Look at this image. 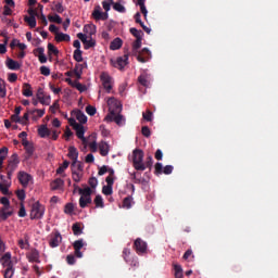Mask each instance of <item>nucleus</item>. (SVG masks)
<instances>
[{
    "instance_id": "nucleus-1",
    "label": "nucleus",
    "mask_w": 278,
    "mask_h": 278,
    "mask_svg": "<svg viewBox=\"0 0 278 278\" xmlns=\"http://www.w3.org/2000/svg\"><path fill=\"white\" fill-rule=\"evenodd\" d=\"M142 38L143 36H139L135 42H132V54L137 55L138 62H148L151 58V51L147 47L139 51L140 47H142Z\"/></svg>"
},
{
    "instance_id": "nucleus-2",
    "label": "nucleus",
    "mask_w": 278,
    "mask_h": 278,
    "mask_svg": "<svg viewBox=\"0 0 278 278\" xmlns=\"http://www.w3.org/2000/svg\"><path fill=\"white\" fill-rule=\"evenodd\" d=\"M114 4V0H103L102 7L104 11L101 10V5L97 4L92 11V16L94 21H108L109 11L111 10V5Z\"/></svg>"
},
{
    "instance_id": "nucleus-3",
    "label": "nucleus",
    "mask_w": 278,
    "mask_h": 278,
    "mask_svg": "<svg viewBox=\"0 0 278 278\" xmlns=\"http://www.w3.org/2000/svg\"><path fill=\"white\" fill-rule=\"evenodd\" d=\"M109 114L106 115V122H115L116 113L123 110V104L116 98L108 99Z\"/></svg>"
},
{
    "instance_id": "nucleus-4",
    "label": "nucleus",
    "mask_w": 278,
    "mask_h": 278,
    "mask_svg": "<svg viewBox=\"0 0 278 278\" xmlns=\"http://www.w3.org/2000/svg\"><path fill=\"white\" fill-rule=\"evenodd\" d=\"M132 166L136 170H146L144 151L142 149H135L132 151Z\"/></svg>"
},
{
    "instance_id": "nucleus-5",
    "label": "nucleus",
    "mask_w": 278,
    "mask_h": 278,
    "mask_svg": "<svg viewBox=\"0 0 278 278\" xmlns=\"http://www.w3.org/2000/svg\"><path fill=\"white\" fill-rule=\"evenodd\" d=\"M71 126H73L74 130H76V136L79 140H81L83 144H85V147H87L88 144V140L87 138H85V126L78 122H76V119L74 117H71L68 119Z\"/></svg>"
},
{
    "instance_id": "nucleus-6",
    "label": "nucleus",
    "mask_w": 278,
    "mask_h": 278,
    "mask_svg": "<svg viewBox=\"0 0 278 278\" xmlns=\"http://www.w3.org/2000/svg\"><path fill=\"white\" fill-rule=\"evenodd\" d=\"M18 164H20V157L17 153H13L10 160H8V166L5 168L8 179H12L13 173H15V170L18 168Z\"/></svg>"
},
{
    "instance_id": "nucleus-7",
    "label": "nucleus",
    "mask_w": 278,
    "mask_h": 278,
    "mask_svg": "<svg viewBox=\"0 0 278 278\" xmlns=\"http://www.w3.org/2000/svg\"><path fill=\"white\" fill-rule=\"evenodd\" d=\"M45 206L40 202H35L30 211V219H41L45 215Z\"/></svg>"
},
{
    "instance_id": "nucleus-8",
    "label": "nucleus",
    "mask_w": 278,
    "mask_h": 278,
    "mask_svg": "<svg viewBox=\"0 0 278 278\" xmlns=\"http://www.w3.org/2000/svg\"><path fill=\"white\" fill-rule=\"evenodd\" d=\"M129 60V53H125L124 55H119L116 58V60H111L113 66L116 68L123 70L127 64Z\"/></svg>"
},
{
    "instance_id": "nucleus-9",
    "label": "nucleus",
    "mask_w": 278,
    "mask_h": 278,
    "mask_svg": "<svg viewBox=\"0 0 278 278\" xmlns=\"http://www.w3.org/2000/svg\"><path fill=\"white\" fill-rule=\"evenodd\" d=\"M17 179L20 180V184H22V186L26 188L27 186H29L34 177L33 175H30L29 173H26L25 170H20L17 173Z\"/></svg>"
},
{
    "instance_id": "nucleus-10",
    "label": "nucleus",
    "mask_w": 278,
    "mask_h": 278,
    "mask_svg": "<svg viewBox=\"0 0 278 278\" xmlns=\"http://www.w3.org/2000/svg\"><path fill=\"white\" fill-rule=\"evenodd\" d=\"M134 245L138 255H143V253H147L148 243L140 237H137V239H135Z\"/></svg>"
},
{
    "instance_id": "nucleus-11",
    "label": "nucleus",
    "mask_w": 278,
    "mask_h": 278,
    "mask_svg": "<svg viewBox=\"0 0 278 278\" xmlns=\"http://www.w3.org/2000/svg\"><path fill=\"white\" fill-rule=\"evenodd\" d=\"M27 260L31 264H34V263L40 264V252H39V250H37V248H33V250H30V252H28V254H27Z\"/></svg>"
},
{
    "instance_id": "nucleus-12",
    "label": "nucleus",
    "mask_w": 278,
    "mask_h": 278,
    "mask_svg": "<svg viewBox=\"0 0 278 278\" xmlns=\"http://www.w3.org/2000/svg\"><path fill=\"white\" fill-rule=\"evenodd\" d=\"M73 245H74V255H76V257H78V258L84 257V254L81 252V248H84V245H85L84 239H76V241H74Z\"/></svg>"
},
{
    "instance_id": "nucleus-13",
    "label": "nucleus",
    "mask_w": 278,
    "mask_h": 278,
    "mask_svg": "<svg viewBox=\"0 0 278 278\" xmlns=\"http://www.w3.org/2000/svg\"><path fill=\"white\" fill-rule=\"evenodd\" d=\"M68 157H70V160H72L73 169L76 168L77 159L79 157V153H78L76 147H70Z\"/></svg>"
},
{
    "instance_id": "nucleus-14",
    "label": "nucleus",
    "mask_w": 278,
    "mask_h": 278,
    "mask_svg": "<svg viewBox=\"0 0 278 278\" xmlns=\"http://www.w3.org/2000/svg\"><path fill=\"white\" fill-rule=\"evenodd\" d=\"M61 242H62V235L59 231L54 232V235L50 238V241H49L51 248H56L58 245H60Z\"/></svg>"
},
{
    "instance_id": "nucleus-15",
    "label": "nucleus",
    "mask_w": 278,
    "mask_h": 278,
    "mask_svg": "<svg viewBox=\"0 0 278 278\" xmlns=\"http://www.w3.org/2000/svg\"><path fill=\"white\" fill-rule=\"evenodd\" d=\"M66 83H68L71 87H75L80 93H84L85 91H87L86 85H81V83H78V80L73 81L71 80V78H67Z\"/></svg>"
},
{
    "instance_id": "nucleus-16",
    "label": "nucleus",
    "mask_w": 278,
    "mask_h": 278,
    "mask_svg": "<svg viewBox=\"0 0 278 278\" xmlns=\"http://www.w3.org/2000/svg\"><path fill=\"white\" fill-rule=\"evenodd\" d=\"M22 144L27 153L28 157H31V155H34V151H35V147L33 142H28V140H23Z\"/></svg>"
},
{
    "instance_id": "nucleus-17",
    "label": "nucleus",
    "mask_w": 278,
    "mask_h": 278,
    "mask_svg": "<svg viewBox=\"0 0 278 278\" xmlns=\"http://www.w3.org/2000/svg\"><path fill=\"white\" fill-rule=\"evenodd\" d=\"M13 211H8V208L4 205H2V207L0 208V219L2 222H7L9 217L13 215Z\"/></svg>"
},
{
    "instance_id": "nucleus-18",
    "label": "nucleus",
    "mask_w": 278,
    "mask_h": 278,
    "mask_svg": "<svg viewBox=\"0 0 278 278\" xmlns=\"http://www.w3.org/2000/svg\"><path fill=\"white\" fill-rule=\"evenodd\" d=\"M38 134H39L40 138H49V136H51V130H50V128H48V126L46 124H42L38 128Z\"/></svg>"
},
{
    "instance_id": "nucleus-19",
    "label": "nucleus",
    "mask_w": 278,
    "mask_h": 278,
    "mask_svg": "<svg viewBox=\"0 0 278 278\" xmlns=\"http://www.w3.org/2000/svg\"><path fill=\"white\" fill-rule=\"evenodd\" d=\"M64 186V179L61 177H58L56 179H53L50 184L51 190H59L60 188H63Z\"/></svg>"
},
{
    "instance_id": "nucleus-20",
    "label": "nucleus",
    "mask_w": 278,
    "mask_h": 278,
    "mask_svg": "<svg viewBox=\"0 0 278 278\" xmlns=\"http://www.w3.org/2000/svg\"><path fill=\"white\" fill-rule=\"evenodd\" d=\"M14 273L15 270H14V266L11 257V260H9L7 269L4 270V278H12Z\"/></svg>"
},
{
    "instance_id": "nucleus-21",
    "label": "nucleus",
    "mask_w": 278,
    "mask_h": 278,
    "mask_svg": "<svg viewBox=\"0 0 278 278\" xmlns=\"http://www.w3.org/2000/svg\"><path fill=\"white\" fill-rule=\"evenodd\" d=\"M7 66L12 71H17L18 68H21L20 62H17L16 60H13L12 58L7 59Z\"/></svg>"
},
{
    "instance_id": "nucleus-22",
    "label": "nucleus",
    "mask_w": 278,
    "mask_h": 278,
    "mask_svg": "<svg viewBox=\"0 0 278 278\" xmlns=\"http://www.w3.org/2000/svg\"><path fill=\"white\" fill-rule=\"evenodd\" d=\"M99 150H100L101 155L103 157H105L110 153V144L108 142L102 141L99 143Z\"/></svg>"
},
{
    "instance_id": "nucleus-23",
    "label": "nucleus",
    "mask_w": 278,
    "mask_h": 278,
    "mask_svg": "<svg viewBox=\"0 0 278 278\" xmlns=\"http://www.w3.org/2000/svg\"><path fill=\"white\" fill-rule=\"evenodd\" d=\"M24 21H25V23H27V25L30 27V29L36 28L37 21H36L35 15H25Z\"/></svg>"
},
{
    "instance_id": "nucleus-24",
    "label": "nucleus",
    "mask_w": 278,
    "mask_h": 278,
    "mask_svg": "<svg viewBox=\"0 0 278 278\" xmlns=\"http://www.w3.org/2000/svg\"><path fill=\"white\" fill-rule=\"evenodd\" d=\"M123 47V39L122 38H114L112 42L110 43V49L112 51H116L117 49H121Z\"/></svg>"
},
{
    "instance_id": "nucleus-25",
    "label": "nucleus",
    "mask_w": 278,
    "mask_h": 278,
    "mask_svg": "<svg viewBox=\"0 0 278 278\" xmlns=\"http://www.w3.org/2000/svg\"><path fill=\"white\" fill-rule=\"evenodd\" d=\"M8 153H9L8 147H2V149H0V170H2L3 168V162L5 157H8Z\"/></svg>"
},
{
    "instance_id": "nucleus-26",
    "label": "nucleus",
    "mask_w": 278,
    "mask_h": 278,
    "mask_svg": "<svg viewBox=\"0 0 278 278\" xmlns=\"http://www.w3.org/2000/svg\"><path fill=\"white\" fill-rule=\"evenodd\" d=\"M78 192L80 198L87 199L88 194H92V188L90 186H86L85 188H78Z\"/></svg>"
},
{
    "instance_id": "nucleus-27",
    "label": "nucleus",
    "mask_w": 278,
    "mask_h": 278,
    "mask_svg": "<svg viewBox=\"0 0 278 278\" xmlns=\"http://www.w3.org/2000/svg\"><path fill=\"white\" fill-rule=\"evenodd\" d=\"M92 195H87V198H79V206L80 208H86L89 204H92Z\"/></svg>"
},
{
    "instance_id": "nucleus-28",
    "label": "nucleus",
    "mask_w": 278,
    "mask_h": 278,
    "mask_svg": "<svg viewBox=\"0 0 278 278\" xmlns=\"http://www.w3.org/2000/svg\"><path fill=\"white\" fill-rule=\"evenodd\" d=\"M76 119H78L79 124L81 125L88 122V117L84 111H76Z\"/></svg>"
},
{
    "instance_id": "nucleus-29",
    "label": "nucleus",
    "mask_w": 278,
    "mask_h": 278,
    "mask_svg": "<svg viewBox=\"0 0 278 278\" xmlns=\"http://www.w3.org/2000/svg\"><path fill=\"white\" fill-rule=\"evenodd\" d=\"M56 42H70L71 36L68 34L59 33L55 36Z\"/></svg>"
},
{
    "instance_id": "nucleus-30",
    "label": "nucleus",
    "mask_w": 278,
    "mask_h": 278,
    "mask_svg": "<svg viewBox=\"0 0 278 278\" xmlns=\"http://www.w3.org/2000/svg\"><path fill=\"white\" fill-rule=\"evenodd\" d=\"M22 93L26 98H30L31 96H34V91L31 90V85H29V84L23 85Z\"/></svg>"
},
{
    "instance_id": "nucleus-31",
    "label": "nucleus",
    "mask_w": 278,
    "mask_h": 278,
    "mask_svg": "<svg viewBox=\"0 0 278 278\" xmlns=\"http://www.w3.org/2000/svg\"><path fill=\"white\" fill-rule=\"evenodd\" d=\"M72 177H73L74 181H76L78 184L79 181H81V179L84 177V173H79L78 168H73Z\"/></svg>"
},
{
    "instance_id": "nucleus-32",
    "label": "nucleus",
    "mask_w": 278,
    "mask_h": 278,
    "mask_svg": "<svg viewBox=\"0 0 278 278\" xmlns=\"http://www.w3.org/2000/svg\"><path fill=\"white\" fill-rule=\"evenodd\" d=\"M12 255L11 252H4V255L1 257L2 266L8 269L9 262L11 260Z\"/></svg>"
},
{
    "instance_id": "nucleus-33",
    "label": "nucleus",
    "mask_w": 278,
    "mask_h": 278,
    "mask_svg": "<svg viewBox=\"0 0 278 278\" xmlns=\"http://www.w3.org/2000/svg\"><path fill=\"white\" fill-rule=\"evenodd\" d=\"M132 204H135L132 195H128L123 200V208H131Z\"/></svg>"
},
{
    "instance_id": "nucleus-34",
    "label": "nucleus",
    "mask_w": 278,
    "mask_h": 278,
    "mask_svg": "<svg viewBox=\"0 0 278 278\" xmlns=\"http://www.w3.org/2000/svg\"><path fill=\"white\" fill-rule=\"evenodd\" d=\"M101 80H102V86L104 89H106L108 83H112V78H111L110 74H105V72H103V74H101Z\"/></svg>"
},
{
    "instance_id": "nucleus-35",
    "label": "nucleus",
    "mask_w": 278,
    "mask_h": 278,
    "mask_svg": "<svg viewBox=\"0 0 278 278\" xmlns=\"http://www.w3.org/2000/svg\"><path fill=\"white\" fill-rule=\"evenodd\" d=\"M50 23H56L58 25H62V17L59 13H54V15H49Z\"/></svg>"
},
{
    "instance_id": "nucleus-36",
    "label": "nucleus",
    "mask_w": 278,
    "mask_h": 278,
    "mask_svg": "<svg viewBox=\"0 0 278 278\" xmlns=\"http://www.w3.org/2000/svg\"><path fill=\"white\" fill-rule=\"evenodd\" d=\"M138 83L139 85H141L142 87H149L150 83L146 76V74H141V76L138 77Z\"/></svg>"
},
{
    "instance_id": "nucleus-37",
    "label": "nucleus",
    "mask_w": 278,
    "mask_h": 278,
    "mask_svg": "<svg viewBox=\"0 0 278 278\" xmlns=\"http://www.w3.org/2000/svg\"><path fill=\"white\" fill-rule=\"evenodd\" d=\"M113 9H115V11H119V13L126 12V7H124V4H122L121 2H114V0H113Z\"/></svg>"
},
{
    "instance_id": "nucleus-38",
    "label": "nucleus",
    "mask_w": 278,
    "mask_h": 278,
    "mask_svg": "<svg viewBox=\"0 0 278 278\" xmlns=\"http://www.w3.org/2000/svg\"><path fill=\"white\" fill-rule=\"evenodd\" d=\"M130 34L135 36L136 40H138L140 36H144L143 31L141 29H137L136 27L130 28Z\"/></svg>"
},
{
    "instance_id": "nucleus-39",
    "label": "nucleus",
    "mask_w": 278,
    "mask_h": 278,
    "mask_svg": "<svg viewBox=\"0 0 278 278\" xmlns=\"http://www.w3.org/2000/svg\"><path fill=\"white\" fill-rule=\"evenodd\" d=\"M74 60H76V62H83L84 58H83V51L80 50V47L74 51Z\"/></svg>"
},
{
    "instance_id": "nucleus-40",
    "label": "nucleus",
    "mask_w": 278,
    "mask_h": 278,
    "mask_svg": "<svg viewBox=\"0 0 278 278\" xmlns=\"http://www.w3.org/2000/svg\"><path fill=\"white\" fill-rule=\"evenodd\" d=\"M73 232L74 235H83V228L79 222H76V224H73Z\"/></svg>"
},
{
    "instance_id": "nucleus-41",
    "label": "nucleus",
    "mask_w": 278,
    "mask_h": 278,
    "mask_svg": "<svg viewBox=\"0 0 278 278\" xmlns=\"http://www.w3.org/2000/svg\"><path fill=\"white\" fill-rule=\"evenodd\" d=\"M68 166H70V162H68V160H65V161L63 162V164H61V165L59 166V168H56V173H58V174L64 173V170H66V168H68Z\"/></svg>"
},
{
    "instance_id": "nucleus-42",
    "label": "nucleus",
    "mask_w": 278,
    "mask_h": 278,
    "mask_svg": "<svg viewBox=\"0 0 278 278\" xmlns=\"http://www.w3.org/2000/svg\"><path fill=\"white\" fill-rule=\"evenodd\" d=\"M174 270H175V277L176 278H182L184 277V273H182L181 266H179L178 264H175Z\"/></svg>"
},
{
    "instance_id": "nucleus-43",
    "label": "nucleus",
    "mask_w": 278,
    "mask_h": 278,
    "mask_svg": "<svg viewBox=\"0 0 278 278\" xmlns=\"http://www.w3.org/2000/svg\"><path fill=\"white\" fill-rule=\"evenodd\" d=\"M106 184H109L110 194H113L114 177H112L111 174L106 177Z\"/></svg>"
},
{
    "instance_id": "nucleus-44",
    "label": "nucleus",
    "mask_w": 278,
    "mask_h": 278,
    "mask_svg": "<svg viewBox=\"0 0 278 278\" xmlns=\"http://www.w3.org/2000/svg\"><path fill=\"white\" fill-rule=\"evenodd\" d=\"M94 204H96L97 208H103L104 203H103V198H102V195H97V197L94 198Z\"/></svg>"
},
{
    "instance_id": "nucleus-45",
    "label": "nucleus",
    "mask_w": 278,
    "mask_h": 278,
    "mask_svg": "<svg viewBox=\"0 0 278 278\" xmlns=\"http://www.w3.org/2000/svg\"><path fill=\"white\" fill-rule=\"evenodd\" d=\"M0 96L2 98H5L7 96L5 80H3L2 78H0Z\"/></svg>"
},
{
    "instance_id": "nucleus-46",
    "label": "nucleus",
    "mask_w": 278,
    "mask_h": 278,
    "mask_svg": "<svg viewBox=\"0 0 278 278\" xmlns=\"http://www.w3.org/2000/svg\"><path fill=\"white\" fill-rule=\"evenodd\" d=\"M48 51L49 53H53L54 55H59L60 51L55 45H52V42L48 43Z\"/></svg>"
},
{
    "instance_id": "nucleus-47",
    "label": "nucleus",
    "mask_w": 278,
    "mask_h": 278,
    "mask_svg": "<svg viewBox=\"0 0 278 278\" xmlns=\"http://www.w3.org/2000/svg\"><path fill=\"white\" fill-rule=\"evenodd\" d=\"M38 115V117H42L46 113V109H33L30 110V115Z\"/></svg>"
},
{
    "instance_id": "nucleus-48",
    "label": "nucleus",
    "mask_w": 278,
    "mask_h": 278,
    "mask_svg": "<svg viewBox=\"0 0 278 278\" xmlns=\"http://www.w3.org/2000/svg\"><path fill=\"white\" fill-rule=\"evenodd\" d=\"M114 122L118 125V126H123L125 119L123 117V115H121V111L118 113H116V116L114 117Z\"/></svg>"
},
{
    "instance_id": "nucleus-49",
    "label": "nucleus",
    "mask_w": 278,
    "mask_h": 278,
    "mask_svg": "<svg viewBox=\"0 0 278 278\" xmlns=\"http://www.w3.org/2000/svg\"><path fill=\"white\" fill-rule=\"evenodd\" d=\"M0 203H1L2 205H4V207L7 208V211H12V210H11V203H10L9 198H1V199H0Z\"/></svg>"
},
{
    "instance_id": "nucleus-50",
    "label": "nucleus",
    "mask_w": 278,
    "mask_h": 278,
    "mask_svg": "<svg viewBox=\"0 0 278 278\" xmlns=\"http://www.w3.org/2000/svg\"><path fill=\"white\" fill-rule=\"evenodd\" d=\"M141 134L144 138H151V128L149 126H142Z\"/></svg>"
},
{
    "instance_id": "nucleus-51",
    "label": "nucleus",
    "mask_w": 278,
    "mask_h": 278,
    "mask_svg": "<svg viewBox=\"0 0 278 278\" xmlns=\"http://www.w3.org/2000/svg\"><path fill=\"white\" fill-rule=\"evenodd\" d=\"M143 119H147V122H152L153 119V113L152 111L148 110L146 113H142Z\"/></svg>"
},
{
    "instance_id": "nucleus-52",
    "label": "nucleus",
    "mask_w": 278,
    "mask_h": 278,
    "mask_svg": "<svg viewBox=\"0 0 278 278\" xmlns=\"http://www.w3.org/2000/svg\"><path fill=\"white\" fill-rule=\"evenodd\" d=\"M37 17L39 18V21L41 22V24L47 27L48 25V21H47V15H45L43 10L41 11L40 15H37Z\"/></svg>"
},
{
    "instance_id": "nucleus-53",
    "label": "nucleus",
    "mask_w": 278,
    "mask_h": 278,
    "mask_svg": "<svg viewBox=\"0 0 278 278\" xmlns=\"http://www.w3.org/2000/svg\"><path fill=\"white\" fill-rule=\"evenodd\" d=\"M154 173H155V175H162V173H163L162 162H156Z\"/></svg>"
},
{
    "instance_id": "nucleus-54",
    "label": "nucleus",
    "mask_w": 278,
    "mask_h": 278,
    "mask_svg": "<svg viewBox=\"0 0 278 278\" xmlns=\"http://www.w3.org/2000/svg\"><path fill=\"white\" fill-rule=\"evenodd\" d=\"M64 213L72 215V213H74V204L72 203L65 204Z\"/></svg>"
},
{
    "instance_id": "nucleus-55",
    "label": "nucleus",
    "mask_w": 278,
    "mask_h": 278,
    "mask_svg": "<svg viewBox=\"0 0 278 278\" xmlns=\"http://www.w3.org/2000/svg\"><path fill=\"white\" fill-rule=\"evenodd\" d=\"M144 166H146V168H152V166H153V157H152V155H148V157H147V160H146V162H144Z\"/></svg>"
},
{
    "instance_id": "nucleus-56",
    "label": "nucleus",
    "mask_w": 278,
    "mask_h": 278,
    "mask_svg": "<svg viewBox=\"0 0 278 278\" xmlns=\"http://www.w3.org/2000/svg\"><path fill=\"white\" fill-rule=\"evenodd\" d=\"M88 184L91 188H97L99 181H98L97 177H89Z\"/></svg>"
},
{
    "instance_id": "nucleus-57",
    "label": "nucleus",
    "mask_w": 278,
    "mask_h": 278,
    "mask_svg": "<svg viewBox=\"0 0 278 278\" xmlns=\"http://www.w3.org/2000/svg\"><path fill=\"white\" fill-rule=\"evenodd\" d=\"M27 211L25 208V204H20L18 217H26Z\"/></svg>"
},
{
    "instance_id": "nucleus-58",
    "label": "nucleus",
    "mask_w": 278,
    "mask_h": 278,
    "mask_svg": "<svg viewBox=\"0 0 278 278\" xmlns=\"http://www.w3.org/2000/svg\"><path fill=\"white\" fill-rule=\"evenodd\" d=\"M86 113H88V115H96L97 113L96 106H92L91 104H89L88 106H86Z\"/></svg>"
},
{
    "instance_id": "nucleus-59",
    "label": "nucleus",
    "mask_w": 278,
    "mask_h": 278,
    "mask_svg": "<svg viewBox=\"0 0 278 278\" xmlns=\"http://www.w3.org/2000/svg\"><path fill=\"white\" fill-rule=\"evenodd\" d=\"M129 255H130V250L129 248H124L123 249V257L125 262H129Z\"/></svg>"
},
{
    "instance_id": "nucleus-60",
    "label": "nucleus",
    "mask_w": 278,
    "mask_h": 278,
    "mask_svg": "<svg viewBox=\"0 0 278 278\" xmlns=\"http://www.w3.org/2000/svg\"><path fill=\"white\" fill-rule=\"evenodd\" d=\"M16 195H17V199L23 203L24 200H25V198H26L24 188H22L21 191H17V192H16Z\"/></svg>"
},
{
    "instance_id": "nucleus-61",
    "label": "nucleus",
    "mask_w": 278,
    "mask_h": 278,
    "mask_svg": "<svg viewBox=\"0 0 278 278\" xmlns=\"http://www.w3.org/2000/svg\"><path fill=\"white\" fill-rule=\"evenodd\" d=\"M77 37L84 43L85 49H87V36H86V34L79 33V34H77Z\"/></svg>"
},
{
    "instance_id": "nucleus-62",
    "label": "nucleus",
    "mask_w": 278,
    "mask_h": 278,
    "mask_svg": "<svg viewBox=\"0 0 278 278\" xmlns=\"http://www.w3.org/2000/svg\"><path fill=\"white\" fill-rule=\"evenodd\" d=\"M40 73L42 75H50L51 68L49 66L42 65V66H40Z\"/></svg>"
},
{
    "instance_id": "nucleus-63",
    "label": "nucleus",
    "mask_w": 278,
    "mask_h": 278,
    "mask_svg": "<svg viewBox=\"0 0 278 278\" xmlns=\"http://www.w3.org/2000/svg\"><path fill=\"white\" fill-rule=\"evenodd\" d=\"M66 263L70 264V266H74V264H76L75 255H67Z\"/></svg>"
},
{
    "instance_id": "nucleus-64",
    "label": "nucleus",
    "mask_w": 278,
    "mask_h": 278,
    "mask_svg": "<svg viewBox=\"0 0 278 278\" xmlns=\"http://www.w3.org/2000/svg\"><path fill=\"white\" fill-rule=\"evenodd\" d=\"M174 170V166H172L170 164L166 165L164 168H163V173H165V175H170Z\"/></svg>"
}]
</instances>
